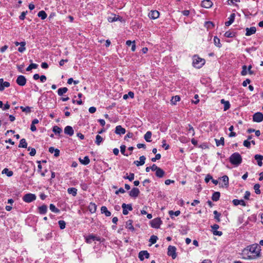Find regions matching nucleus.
<instances>
[{
    "mask_svg": "<svg viewBox=\"0 0 263 263\" xmlns=\"http://www.w3.org/2000/svg\"><path fill=\"white\" fill-rule=\"evenodd\" d=\"M135 175L134 173H130L129 176H124V178L125 179H128L130 181H132L134 179Z\"/></svg>",
    "mask_w": 263,
    "mask_h": 263,
    "instance_id": "53",
    "label": "nucleus"
},
{
    "mask_svg": "<svg viewBox=\"0 0 263 263\" xmlns=\"http://www.w3.org/2000/svg\"><path fill=\"white\" fill-rule=\"evenodd\" d=\"M97 240L98 241H101V238L99 237H97L93 235H89L88 236L85 237V241L87 243H91L92 241Z\"/></svg>",
    "mask_w": 263,
    "mask_h": 263,
    "instance_id": "7",
    "label": "nucleus"
},
{
    "mask_svg": "<svg viewBox=\"0 0 263 263\" xmlns=\"http://www.w3.org/2000/svg\"><path fill=\"white\" fill-rule=\"evenodd\" d=\"M180 100V98L179 96H175L173 97L171 100V103L175 105L176 103Z\"/></svg>",
    "mask_w": 263,
    "mask_h": 263,
    "instance_id": "40",
    "label": "nucleus"
},
{
    "mask_svg": "<svg viewBox=\"0 0 263 263\" xmlns=\"http://www.w3.org/2000/svg\"><path fill=\"white\" fill-rule=\"evenodd\" d=\"M133 221L132 220H128L126 222V228L132 232L135 231V228L133 226Z\"/></svg>",
    "mask_w": 263,
    "mask_h": 263,
    "instance_id": "26",
    "label": "nucleus"
},
{
    "mask_svg": "<svg viewBox=\"0 0 263 263\" xmlns=\"http://www.w3.org/2000/svg\"><path fill=\"white\" fill-rule=\"evenodd\" d=\"M3 173L6 174L8 177H11L13 175V172L11 171H9L8 168H5L3 171Z\"/></svg>",
    "mask_w": 263,
    "mask_h": 263,
    "instance_id": "46",
    "label": "nucleus"
},
{
    "mask_svg": "<svg viewBox=\"0 0 263 263\" xmlns=\"http://www.w3.org/2000/svg\"><path fill=\"white\" fill-rule=\"evenodd\" d=\"M148 16L152 19H156L159 16V12L157 10H152L149 13Z\"/></svg>",
    "mask_w": 263,
    "mask_h": 263,
    "instance_id": "17",
    "label": "nucleus"
},
{
    "mask_svg": "<svg viewBox=\"0 0 263 263\" xmlns=\"http://www.w3.org/2000/svg\"><path fill=\"white\" fill-rule=\"evenodd\" d=\"M37 16L42 20H44L47 17V14L46 12L43 10L39 11L37 14Z\"/></svg>",
    "mask_w": 263,
    "mask_h": 263,
    "instance_id": "38",
    "label": "nucleus"
},
{
    "mask_svg": "<svg viewBox=\"0 0 263 263\" xmlns=\"http://www.w3.org/2000/svg\"><path fill=\"white\" fill-rule=\"evenodd\" d=\"M152 133L150 131H148L144 135V139L148 142L151 141Z\"/></svg>",
    "mask_w": 263,
    "mask_h": 263,
    "instance_id": "35",
    "label": "nucleus"
},
{
    "mask_svg": "<svg viewBox=\"0 0 263 263\" xmlns=\"http://www.w3.org/2000/svg\"><path fill=\"white\" fill-rule=\"evenodd\" d=\"M89 210L91 212L93 213L96 211V206L95 203H91L89 206Z\"/></svg>",
    "mask_w": 263,
    "mask_h": 263,
    "instance_id": "55",
    "label": "nucleus"
},
{
    "mask_svg": "<svg viewBox=\"0 0 263 263\" xmlns=\"http://www.w3.org/2000/svg\"><path fill=\"white\" fill-rule=\"evenodd\" d=\"M134 97V92H132V91H129L128 92V93L127 94H125L123 96V98L124 99L126 100L127 99L128 97H130L131 98H133Z\"/></svg>",
    "mask_w": 263,
    "mask_h": 263,
    "instance_id": "49",
    "label": "nucleus"
},
{
    "mask_svg": "<svg viewBox=\"0 0 263 263\" xmlns=\"http://www.w3.org/2000/svg\"><path fill=\"white\" fill-rule=\"evenodd\" d=\"M167 255L171 256L173 259L177 257L176 248L174 246H169L167 248Z\"/></svg>",
    "mask_w": 263,
    "mask_h": 263,
    "instance_id": "5",
    "label": "nucleus"
},
{
    "mask_svg": "<svg viewBox=\"0 0 263 263\" xmlns=\"http://www.w3.org/2000/svg\"><path fill=\"white\" fill-rule=\"evenodd\" d=\"M158 239V237L156 235H152L151 236V238L149 239V242H151L152 244H154L156 242L157 240Z\"/></svg>",
    "mask_w": 263,
    "mask_h": 263,
    "instance_id": "51",
    "label": "nucleus"
},
{
    "mask_svg": "<svg viewBox=\"0 0 263 263\" xmlns=\"http://www.w3.org/2000/svg\"><path fill=\"white\" fill-rule=\"evenodd\" d=\"M138 256L141 260H143L144 258H149V254L147 251H141L139 253Z\"/></svg>",
    "mask_w": 263,
    "mask_h": 263,
    "instance_id": "13",
    "label": "nucleus"
},
{
    "mask_svg": "<svg viewBox=\"0 0 263 263\" xmlns=\"http://www.w3.org/2000/svg\"><path fill=\"white\" fill-rule=\"evenodd\" d=\"M20 108L21 109V110L23 112H25L26 113H30L31 111V108L29 106H26V107L21 106Z\"/></svg>",
    "mask_w": 263,
    "mask_h": 263,
    "instance_id": "44",
    "label": "nucleus"
},
{
    "mask_svg": "<svg viewBox=\"0 0 263 263\" xmlns=\"http://www.w3.org/2000/svg\"><path fill=\"white\" fill-rule=\"evenodd\" d=\"M103 139L102 137L99 135H97L96 137L95 143L97 145H100L101 142H102Z\"/></svg>",
    "mask_w": 263,
    "mask_h": 263,
    "instance_id": "39",
    "label": "nucleus"
},
{
    "mask_svg": "<svg viewBox=\"0 0 263 263\" xmlns=\"http://www.w3.org/2000/svg\"><path fill=\"white\" fill-rule=\"evenodd\" d=\"M101 213L104 214L106 216L109 217L111 215V213L107 210V208L105 206H103L101 207Z\"/></svg>",
    "mask_w": 263,
    "mask_h": 263,
    "instance_id": "28",
    "label": "nucleus"
},
{
    "mask_svg": "<svg viewBox=\"0 0 263 263\" xmlns=\"http://www.w3.org/2000/svg\"><path fill=\"white\" fill-rule=\"evenodd\" d=\"M192 59V65L196 68H200L205 63L204 59L200 58L197 55H194Z\"/></svg>",
    "mask_w": 263,
    "mask_h": 263,
    "instance_id": "3",
    "label": "nucleus"
},
{
    "mask_svg": "<svg viewBox=\"0 0 263 263\" xmlns=\"http://www.w3.org/2000/svg\"><path fill=\"white\" fill-rule=\"evenodd\" d=\"M28 151H30L29 154L31 156H34L36 154V150L34 148L29 147H28Z\"/></svg>",
    "mask_w": 263,
    "mask_h": 263,
    "instance_id": "57",
    "label": "nucleus"
},
{
    "mask_svg": "<svg viewBox=\"0 0 263 263\" xmlns=\"http://www.w3.org/2000/svg\"><path fill=\"white\" fill-rule=\"evenodd\" d=\"M25 45L26 43L25 42H20L21 47L18 48V51L21 53L23 52L26 50Z\"/></svg>",
    "mask_w": 263,
    "mask_h": 263,
    "instance_id": "37",
    "label": "nucleus"
},
{
    "mask_svg": "<svg viewBox=\"0 0 263 263\" xmlns=\"http://www.w3.org/2000/svg\"><path fill=\"white\" fill-rule=\"evenodd\" d=\"M27 13V11H24L22 12L21 14L20 15L19 18L21 20H24L25 18V16Z\"/></svg>",
    "mask_w": 263,
    "mask_h": 263,
    "instance_id": "63",
    "label": "nucleus"
},
{
    "mask_svg": "<svg viewBox=\"0 0 263 263\" xmlns=\"http://www.w3.org/2000/svg\"><path fill=\"white\" fill-rule=\"evenodd\" d=\"M161 158V155L160 154H156L155 157L152 159L153 162H155L157 160H159Z\"/></svg>",
    "mask_w": 263,
    "mask_h": 263,
    "instance_id": "62",
    "label": "nucleus"
},
{
    "mask_svg": "<svg viewBox=\"0 0 263 263\" xmlns=\"http://www.w3.org/2000/svg\"><path fill=\"white\" fill-rule=\"evenodd\" d=\"M26 78L22 75L18 76L16 79V83L21 86H23L25 85L26 83Z\"/></svg>",
    "mask_w": 263,
    "mask_h": 263,
    "instance_id": "8",
    "label": "nucleus"
},
{
    "mask_svg": "<svg viewBox=\"0 0 263 263\" xmlns=\"http://www.w3.org/2000/svg\"><path fill=\"white\" fill-rule=\"evenodd\" d=\"M68 89L67 87L60 88L58 90V94L60 96H62L64 93L67 92Z\"/></svg>",
    "mask_w": 263,
    "mask_h": 263,
    "instance_id": "33",
    "label": "nucleus"
},
{
    "mask_svg": "<svg viewBox=\"0 0 263 263\" xmlns=\"http://www.w3.org/2000/svg\"><path fill=\"white\" fill-rule=\"evenodd\" d=\"M220 194L219 192H215L213 193L212 199L214 201H217L219 200Z\"/></svg>",
    "mask_w": 263,
    "mask_h": 263,
    "instance_id": "32",
    "label": "nucleus"
},
{
    "mask_svg": "<svg viewBox=\"0 0 263 263\" xmlns=\"http://www.w3.org/2000/svg\"><path fill=\"white\" fill-rule=\"evenodd\" d=\"M180 211L178 210L175 212H174L173 211H168V214L170 215L171 218H173V216H178L180 215Z\"/></svg>",
    "mask_w": 263,
    "mask_h": 263,
    "instance_id": "36",
    "label": "nucleus"
},
{
    "mask_svg": "<svg viewBox=\"0 0 263 263\" xmlns=\"http://www.w3.org/2000/svg\"><path fill=\"white\" fill-rule=\"evenodd\" d=\"M23 199L25 202L30 203L36 199V196L31 193L26 194L23 196Z\"/></svg>",
    "mask_w": 263,
    "mask_h": 263,
    "instance_id": "4",
    "label": "nucleus"
},
{
    "mask_svg": "<svg viewBox=\"0 0 263 263\" xmlns=\"http://www.w3.org/2000/svg\"><path fill=\"white\" fill-rule=\"evenodd\" d=\"M246 36H250L251 35L254 33H255L256 31V29L255 27H251L250 28H247L246 29Z\"/></svg>",
    "mask_w": 263,
    "mask_h": 263,
    "instance_id": "14",
    "label": "nucleus"
},
{
    "mask_svg": "<svg viewBox=\"0 0 263 263\" xmlns=\"http://www.w3.org/2000/svg\"><path fill=\"white\" fill-rule=\"evenodd\" d=\"M194 99H195V100H193L192 101V103L195 104H197V103H199V96L198 95H195L194 96Z\"/></svg>",
    "mask_w": 263,
    "mask_h": 263,
    "instance_id": "61",
    "label": "nucleus"
},
{
    "mask_svg": "<svg viewBox=\"0 0 263 263\" xmlns=\"http://www.w3.org/2000/svg\"><path fill=\"white\" fill-rule=\"evenodd\" d=\"M125 149H126V146L125 145H122L121 146H120V151H121V153L124 155V156H128V154H126L125 153Z\"/></svg>",
    "mask_w": 263,
    "mask_h": 263,
    "instance_id": "60",
    "label": "nucleus"
},
{
    "mask_svg": "<svg viewBox=\"0 0 263 263\" xmlns=\"http://www.w3.org/2000/svg\"><path fill=\"white\" fill-rule=\"evenodd\" d=\"M79 160L81 164L85 165L88 164L90 162V160L88 156H85L83 159L79 158Z\"/></svg>",
    "mask_w": 263,
    "mask_h": 263,
    "instance_id": "20",
    "label": "nucleus"
},
{
    "mask_svg": "<svg viewBox=\"0 0 263 263\" xmlns=\"http://www.w3.org/2000/svg\"><path fill=\"white\" fill-rule=\"evenodd\" d=\"M230 162L235 166H238L242 162V157L238 153H234L229 158Z\"/></svg>",
    "mask_w": 263,
    "mask_h": 263,
    "instance_id": "2",
    "label": "nucleus"
},
{
    "mask_svg": "<svg viewBox=\"0 0 263 263\" xmlns=\"http://www.w3.org/2000/svg\"><path fill=\"white\" fill-rule=\"evenodd\" d=\"M10 85V84L8 82L4 81V79L1 78L0 79V91H3L5 88L9 87Z\"/></svg>",
    "mask_w": 263,
    "mask_h": 263,
    "instance_id": "11",
    "label": "nucleus"
},
{
    "mask_svg": "<svg viewBox=\"0 0 263 263\" xmlns=\"http://www.w3.org/2000/svg\"><path fill=\"white\" fill-rule=\"evenodd\" d=\"M215 140L217 146H219L220 145L223 146L224 144V139L223 137H221L220 140L215 139Z\"/></svg>",
    "mask_w": 263,
    "mask_h": 263,
    "instance_id": "31",
    "label": "nucleus"
},
{
    "mask_svg": "<svg viewBox=\"0 0 263 263\" xmlns=\"http://www.w3.org/2000/svg\"><path fill=\"white\" fill-rule=\"evenodd\" d=\"M50 210L55 213H58L60 212V210L55 207V206L53 204H50L49 206Z\"/></svg>",
    "mask_w": 263,
    "mask_h": 263,
    "instance_id": "41",
    "label": "nucleus"
},
{
    "mask_svg": "<svg viewBox=\"0 0 263 263\" xmlns=\"http://www.w3.org/2000/svg\"><path fill=\"white\" fill-rule=\"evenodd\" d=\"M213 213L214 214V218L217 222H219L220 221V217L221 216V214L218 213L217 211H214Z\"/></svg>",
    "mask_w": 263,
    "mask_h": 263,
    "instance_id": "45",
    "label": "nucleus"
},
{
    "mask_svg": "<svg viewBox=\"0 0 263 263\" xmlns=\"http://www.w3.org/2000/svg\"><path fill=\"white\" fill-rule=\"evenodd\" d=\"M204 26L208 29H212L214 27V24L212 22H206Z\"/></svg>",
    "mask_w": 263,
    "mask_h": 263,
    "instance_id": "50",
    "label": "nucleus"
},
{
    "mask_svg": "<svg viewBox=\"0 0 263 263\" xmlns=\"http://www.w3.org/2000/svg\"><path fill=\"white\" fill-rule=\"evenodd\" d=\"M139 193V190L137 187H134L129 192V195L132 197L136 198L138 196Z\"/></svg>",
    "mask_w": 263,
    "mask_h": 263,
    "instance_id": "12",
    "label": "nucleus"
},
{
    "mask_svg": "<svg viewBox=\"0 0 263 263\" xmlns=\"http://www.w3.org/2000/svg\"><path fill=\"white\" fill-rule=\"evenodd\" d=\"M235 17V13H232L230 15V17L228 18L229 21L225 23V25L226 26H229L230 25H231L234 22Z\"/></svg>",
    "mask_w": 263,
    "mask_h": 263,
    "instance_id": "19",
    "label": "nucleus"
},
{
    "mask_svg": "<svg viewBox=\"0 0 263 263\" xmlns=\"http://www.w3.org/2000/svg\"><path fill=\"white\" fill-rule=\"evenodd\" d=\"M254 122H260L263 120V114L260 112L255 113L253 116Z\"/></svg>",
    "mask_w": 263,
    "mask_h": 263,
    "instance_id": "9",
    "label": "nucleus"
},
{
    "mask_svg": "<svg viewBox=\"0 0 263 263\" xmlns=\"http://www.w3.org/2000/svg\"><path fill=\"white\" fill-rule=\"evenodd\" d=\"M19 147H23V148H27V143L26 142V141L25 139H22L20 141L18 145Z\"/></svg>",
    "mask_w": 263,
    "mask_h": 263,
    "instance_id": "34",
    "label": "nucleus"
},
{
    "mask_svg": "<svg viewBox=\"0 0 263 263\" xmlns=\"http://www.w3.org/2000/svg\"><path fill=\"white\" fill-rule=\"evenodd\" d=\"M259 188H260V185L259 184H255L254 185V189L255 190L256 194H260V191L259 190Z\"/></svg>",
    "mask_w": 263,
    "mask_h": 263,
    "instance_id": "52",
    "label": "nucleus"
},
{
    "mask_svg": "<svg viewBox=\"0 0 263 263\" xmlns=\"http://www.w3.org/2000/svg\"><path fill=\"white\" fill-rule=\"evenodd\" d=\"M119 19V17H117L116 15L111 16L108 17V21L109 22H114L117 21Z\"/></svg>",
    "mask_w": 263,
    "mask_h": 263,
    "instance_id": "47",
    "label": "nucleus"
},
{
    "mask_svg": "<svg viewBox=\"0 0 263 263\" xmlns=\"http://www.w3.org/2000/svg\"><path fill=\"white\" fill-rule=\"evenodd\" d=\"M250 144L251 142L248 140H245L243 142V145L247 148L250 147Z\"/></svg>",
    "mask_w": 263,
    "mask_h": 263,
    "instance_id": "64",
    "label": "nucleus"
},
{
    "mask_svg": "<svg viewBox=\"0 0 263 263\" xmlns=\"http://www.w3.org/2000/svg\"><path fill=\"white\" fill-rule=\"evenodd\" d=\"M126 130L121 125H118L116 127L115 133L117 135H123L125 133Z\"/></svg>",
    "mask_w": 263,
    "mask_h": 263,
    "instance_id": "16",
    "label": "nucleus"
},
{
    "mask_svg": "<svg viewBox=\"0 0 263 263\" xmlns=\"http://www.w3.org/2000/svg\"><path fill=\"white\" fill-rule=\"evenodd\" d=\"M260 247L257 244H253L245 248L242 254L246 259H254L260 256Z\"/></svg>",
    "mask_w": 263,
    "mask_h": 263,
    "instance_id": "1",
    "label": "nucleus"
},
{
    "mask_svg": "<svg viewBox=\"0 0 263 263\" xmlns=\"http://www.w3.org/2000/svg\"><path fill=\"white\" fill-rule=\"evenodd\" d=\"M232 202H233V203L234 204V205H238L239 204L241 205L244 206L246 205V202L242 199H241V200L234 199Z\"/></svg>",
    "mask_w": 263,
    "mask_h": 263,
    "instance_id": "23",
    "label": "nucleus"
},
{
    "mask_svg": "<svg viewBox=\"0 0 263 263\" xmlns=\"http://www.w3.org/2000/svg\"><path fill=\"white\" fill-rule=\"evenodd\" d=\"M122 208H123V214L125 215L128 214V210L129 211H132L133 210V208L131 204H126L125 203H123L122 205Z\"/></svg>",
    "mask_w": 263,
    "mask_h": 263,
    "instance_id": "10",
    "label": "nucleus"
},
{
    "mask_svg": "<svg viewBox=\"0 0 263 263\" xmlns=\"http://www.w3.org/2000/svg\"><path fill=\"white\" fill-rule=\"evenodd\" d=\"M47 211V206L46 205H42L39 208V212L41 214H45Z\"/></svg>",
    "mask_w": 263,
    "mask_h": 263,
    "instance_id": "29",
    "label": "nucleus"
},
{
    "mask_svg": "<svg viewBox=\"0 0 263 263\" xmlns=\"http://www.w3.org/2000/svg\"><path fill=\"white\" fill-rule=\"evenodd\" d=\"M213 3L210 0H204L201 3L202 7L205 8H209L212 7Z\"/></svg>",
    "mask_w": 263,
    "mask_h": 263,
    "instance_id": "18",
    "label": "nucleus"
},
{
    "mask_svg": "<svg viewBox=\"0 0 263 263\" xmlns=\"http://www.w3.org/2000/svg\"><path fill=\"white\" fill-rule=\"evenodd\" d=\"M234 35V33L231 31H227L224 33V36L227 37H233Z\"/></svg>",
    "mask_w": 263,
    "mask_h": 263,
    "instance_id": "59",
    "label": "nucleus"
},
{
    "mask_svg": "<svg viewBox=\"0 0 263 263\" xmlns=\"http://www.w3.org/2000/svg\"><path fill=\"white\" fill-rule=\"evenodd\" d=\"M52 130L55 134H60L62 131V128L58 126H54Z\"/></svg>",
    "mask_w": 263,
    "mask_h": 263,
    "instance_id": "42",
    "label": "nucleus"
},
{
    "mask_svg": "<svg viewBox=\"0 0 263 263\" xmlns=\"http://www.w3.org/2000/svg\"><path fill=\"white\" fill-rule=\"evenodd\" d=\"M139 159H140V161H135L134 162V163L137 165V166H140V165H142L144 164L145 163V160L146 159V158L145 157V156H140V158H139Z\"/></svg>",
    "mask_w": 263,
    "mask_h": 263,
    "instance_id": "22",
    "label": "nucleus"
},
{
    "mask_svg": "<svg viewBox=\"0 0 263 263\" xmlns=\"http://www.w3.org/2000/svg\"><path fill=\"white\" fill-rule=\"evenodd\" d=\"M61 229H64L65 228L66 222L64 220H59L58 222Z\"/></svg>",
    "mask_w": 263,
    "mask_h": 263,
    "instance_id": "54",
    "label": "nucleus"
},
{
    "mask_svg": "<svg viewBox=\"0 0 263 263\" xmlns=\"http://www.w3.org/2000/svg\"><path fill=\"white\" fill-rule=\"evenodd\" d=\"M220 102L221 104L224 105V108H223L224 111H226L230 108V104L228 101H226V100H224V99H222L220 100Z\"/></svg>",
    "mask_w": 263,
    "mask_h": 263,
    "instance_id": "21",
    "label": "nucleus"
},
{
    "mask_svg": "<svg viewBox=\"0 0 263 263\" xmlns=\"http://www.w3.org/2000/svg\"><path fill=\"white\" fill-rule=\"evenodd\" d=\"M64 133L66 135L71 136L74 134V130L71 126L68 125L65 127Z\"/></svg>",
    "mask_w": 263,
    "mask_h": 263,
    "instance_id": "15",
    "label": "nucleus"
},
{
    "mask_svg": "<svg viewBox=\"0 0 263 263\" xmlns=\"http://www.w3.org/2000/svg\"><path fill=\"white\" fill-rule=\"evenodd\" d=\"M242 71L241 72V74L242 76H246V75H247V73H248V71H247V66L243 65L242 66Z\"/></svg>",
    "mask_w": 263,
    "mask_h": 263,
    "instance_id": "56",
    "label": "nucleus"
},
{
    "mask_svg": "<svg viewBox=\"0 0 263 263\" xmlns=\"http://www.w3.org/2000/svg\"><path fill=\"white\" fill-rule=\"evenodd\" d=\"M38 65L34 63L31 64L27 68L26 70L27 71H30L32 69H35L37 67Z\"/></svg>",
    "mask_w": 263,
    "mask_h": 263,
    "instance_id": "48",
    "label": "nucleus"
},
{
    "mask_svg": "<svg viewBox=\"0 0 263 263\" xmlns=\"http://www.w3.org/2000/svg\"><path fill=\"white\" fill-rule=\"evenodd\" d=\"M164 174V171L160 167L156 171V175L159 178L163 177Z\"/></svg>",
    "mask_w": 263,
    "mask_h": 263,
    "instance_id": "27",
    "label": "nucleus"
},
{
    "mask_svg": "<svg viewBox=\"0 0 263 263\" xmlns=\"http://www.w3.org/2000/svg\"><path fill=\"white\" fill-rule=\"evenodd\" d=\"M214 44L218 47H220L221 46V44L220 43V39H218L217 36H215L214 38Z\"/></svg>",
    "mask_w": 263,
    "mask_h": 263,
    "instance_id": "43",
    "label": "nucleus"
},
{
    "mask_svg": "<svg viewBox=\"0 0 263 263\" xmlns=\"http://www.w3.org/2000/svg\"><path fill=\"white\" fill-rule=\"evenodd\" d=\"M254 158H255V160L257 162V164L259 166H262V159H263V157L261 155H255V156H254Z\"/></svg>",
    "mask_w": 263,
    "mask_h": 263,
    "instance_id": "25",
    "label": "nucleus"
},
{
    "mask_svg": "<svg viewBox=\"0 0 263 263\" xmlns=\"http://www.w3.org/2000/svg\"><path fill=\"white\" fill-rule=\"evenodd\" d=\"M162 221L160 218H156L151 221V226L152 228L158 229L160 227Z\"/></svg>",
    "mask_w": 263,
    "mask_h": 263,
    "instance_id": "6",
    "label": "nucleus"
},
{
    "mask_svg": "<svg viewBox=\"0 0 263 263\" xmlns=\"http://www.w3.org/2000/svg\"><path fill=\"white\" fill-rule=\"evenodd\" d=\"M49 152L51 154L54 153V156L56 157L60 155V151L58 149H55L53 147H49Z\"/></svg>",
    "mask_w": 263,
    "mask_h": 263,
    "instance_id": "24",
    "label": "nucleus"
},
{
    "mask_svg": "<svg viewBox=\"0 0 263 263\" xmlns=\"http://www.w3.org/2000/svg\"><path fill=\"white\" fill-rule=\"evenodd\" d=\"M222 181L224 183L225 185H228L229 184V178L227 176L224 175L222 177Z\"/></svg>",
    "mask_w": 263,
    "mask_h": 263,
    "instance_id": "58",
    "label": "nucleus"
},
{
    "mask_svg": "<svg viewBox=\"0 0 263 263\" xmlns=\"http://www.w3.org/2000/svg\"><path fill=\"white\" fill-rule=\"evenodd\" d=\"M67 192L69 194H71L73 196H76L77 194V189L74 187H70L67 190Z\"/></svg>",
    "mask_w": 263,
    "mask_h": 263,
    "instance_id": "30",
    "label": "nucleus"
}]
</instances>
